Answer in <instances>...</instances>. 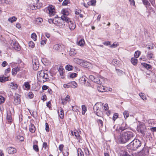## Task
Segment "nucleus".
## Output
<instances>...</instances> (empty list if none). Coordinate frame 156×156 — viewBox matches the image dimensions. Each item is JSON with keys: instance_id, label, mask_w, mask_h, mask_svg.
Masks as SVG:
<instances>
[{"instance_id": "obj_21", "label": "nucleus", "mask_w": 156, "mask_h": 156, "mask_svg": "<svg viewBox=\"0 0 156 156\" xmlns=\"http://www.w3.org/2000/svg\"><path fill=\"white\" fill-rule=\"evenodd\" d=\"M20 68L19 67H18L13 68L12 71V75L15 76L17 72L20 70Z\"/></svg>"}, {"instance_id": "obj_37", "label": "nucleus", "mask_w": 156, "mask_h": 156, "mask_svg": "<svg viewBox=\"0 0 156 156\" xmlns=\"http://www.w3.org/2000/svg\"><path fill=\"white\" fill-rule=\"evenodd\" d=\"M69 54L70 56H74L76 54L75 49L73 48H71L70 50Z\"/></svg>"}, {"instance_id": "obj_7", "label": "nucleus", "mask_w": 156, "mask_h": 156, "mask_svg": "<svg viewBox=\"0 0 156 156\" xmlns=\"http://www.w3.org/2000/svg\"><path fill=\"white\" fill-rule=\"evenodd\" d=\"M149 150L148 148H144L141 151L139 152L137 156H147L148 155Z\"/></svg>"}, {"instance_id": "obj_53", "label": "nucleus", "mask_w": 156, "mask_h": 156, "mask_svg": "<svg viewBox=\"0 0 156 156\" xmlns=\"http://www.w3.org/2000/svg\"><path fill=\"white\" fill-rule=\"evenodd\" d=\"M77 75V74H76V73H73L71 74L69 76L71 78H74L76 77Z\"/></svg>"}, {"instance_id": "obj_34", "label": "nucleus", "mask_w": 156, "mask_h": 156, "mask_svg": "<svg viewBox=\"0 0 156 156\" xmlns=\"http://www.w3.org/2000/svg\"><path fill=\"white\" fill-rule=\"evenodd\" d=\"M131 61L132 63L134 66L136 65L137 63V59L135 58H132Z\"/></svg>"}, {"instance_id": "obj_32", "label": "nucleus", "mask_w": 156, "mask_h": 156, "mask_svg": "<svg viewBox=\"0 0 156 156\" xmlns=\"http://www.w3.org/2000/svg\"><path fill=\"white\" fill-rule=\"evenodd\" d=\"M9 80V76L5 77L4 76L0 77V82H3L5 81Z\"/></svg>"}, {"instance_id": "obj_59", "label": "nucleus", "mask_w": 156, "mask_h": 156, "mask_svg": "<svg viewBox=\"0 0 156 156\" xmlns=\"http://www.w3.org/2000/svg\"><path fill=\"white\" fill-rule=\"evenodd\" d=\"M74 135L76 138L77 139H79V138H80V135L79 134V133L78 132H74Z\"/></svg>"}, {"instance_id": "obj_19", "label": "nucleus", "mask_w": 156, "mask_h": 156, "mask_svg": "<svg viewBox=\"0 0 156 156\" xmlns=\"http://www.w3.org/2000/svg\"><path fill=\"white\" fill-rule=\"evenodd\" d=\"M8 152L9 154H13L15 153L16 152V149L14 147H8L7 149Z\"/></svg>"}, {"instance_id": "obj_8", "label": "nucleus", "mask_w": 156, "mask_h": 156, "mask_svg": "<svg viewBox=\"0 0 156 156\" xmlns=\"http://www.w3.org/2000/svg\"><path fill=\"white\" fill-rule=\"evenodd\" d=\"M44 71L43 70H41L38 72L37 73V77L39 81L42 82L43 81L44 82L46 81L45 80H43L44 74Z\"/></svg>"}, {"instance_id": "obj_27", "label": "nucleus", "mask_w": 156, "mask_h": 156, "mask_svg": "<svg viewBox=\"0 0 156 156\" xmlns=\"http://www.w3.org/2000/svg\"><path fill=\"white\" fill-rule=\"evenodd\" d=\"M12 3V0H0V4H10Z\"/></svg>"}, {"instance_id": "obj_6", "label": "nucleus", "mask_w": 156, "mask_h": 156, "mask_svg": "<svg viewBox=\"0 0 156 156\" xmlns=\"http://www.w3.org/2000/svg\"><path fill=\"white\" fill-rule=\"evenodd\" d=\"M77 86V84L75 81L70 82L67 84L63 85V87L65 88H69L72 87L73 88H76Z\"/></svg>"}, {"instance_id": "obj_56", "label": "nucleus", "mask_w": 156, "mask_h": 156, "mask_svg": "<svg viewBox=\"0 0 156 156\" xmlns=\"http://www.w3.org/2000/svg\"><path fill=\"white\" fill-rule=\"evenodd\" d=\"M69 149L68 148H66V150H64V154L66 156H68L69 154L68 152Z\"/></svg>"}, {"instance_id": "obj_28", "label": "nucleus", "mask_w": 156, "mask_h": 156, "mask_svg": "<svg viewBox=\"0 0 156 156\" xmlns=\"http://www.w3.org/2000/svg\"><path fill=\"white\" fill-rule=\"evenodd\" d=\"M10 87L12 89L15 90L17 88L18 85L17 84L12 82L9 84Z\"/></svg>"}, {"instance_id": "obj_23", "label": "nucleus", "mask_w": 156, "mask_h": 156, "mask_svg": "<svg viewBox=\"0 0 156 156\" xmlns=\"http://www.w3.org/2000/svg\"><path fill=\"white\" fill-rule=\"evenodd\" d=\"M88 78L85 76H83L81 77L79 79V81L82 84H85Z\"/></svg>"}, {"instance_id": "obj_45", "label": "nucleus", "mask_w": 156, "mask_h": 156, "mask_svg": "<svg viewBox=\"0 0 156 156\" xmlns=\"http://www.w3.org/2000/svg\"><path fill=\"white\" fill-rule=\"evenodd\" d=\"M31 38L34 41H36L37 40V36L36 34L33 33L31 36Z\"/></svg>"}, {"instance_id": "obj_58", "label": "nucleus", "mask_w": 156, "mask_h": 156, "mask_svg": "<svg viewBox=\"0 0 156 156\" xmlns=\"http://www.w3.org/2000/svg\"><path fill=\"white\" fill-rule=\"evenodd\" d=\"M144 5H148L150 4V3L147 0H141Z\"/></svg>"}, {"instance_id": "obj_11", "label": "nucleus", "mask_w": 156, "mask_h": 156, "mask_svg": "<svg viewBox=\"0 0 156 156\" xmlns=\"http://www.w3.org/2000/svg\"><path fill=\"white\" fill-rule=\"evenodd\" d=\"M66 22L68 23L69 28L71 30H73L75 28L76 25L75 22L70 20V19L69 22Z\"/></svg>"}, {"instance_id": "obj_16", "label": "nucleus", "mask_w": 156, "mask_h": 156, "mask_svg": "<svg viewBox=\"0 0 156 156\" xmlns=\"http://www.w3.org/2000/svg\"><path fill=\"white\" fill-rule=\"evenodd\" d=\"M14 103L15 105L20 104V96L18 94H16L14 96Z\"/></svg>"}, {"instance_id": "obj_5", "label": "nucleus", "mask_w": 156, "mask_h": 156, "mask_svg": "<svg viewBox=\"0 0 156 156\" xmlns=\"http://www.w3.org/2000/svg\"><path fill=\"white\" fill-rule=\"evenodd\" d=\"M61 12L62 15L61 16V18L63 20H65L66 22H68L69 19L67 16L69 14V12L68 10L66 9H62Z\"/></svg>"}, {"instance_id": "obj_22", "label": "nucleus", "mask_w": 156, "mask_h": 156, "mask_svg": "<svg viewBox=\"0 0 156 156\" xmlns=\"http://www.w3.org/2000/svg\"><path fill=\"white\" fill-rule=\"evenodd\" d=\"M70 99L69 96L67 95L65 98L61 99L62 103L63 105H65L67 103L68 101L70 100Z\"/></svg>"}, {"instance_id": "obj_10", "label": "nucleus", "mask_w": 156, "mask_h": 156, "mask_svg": "<svg viewBox=\"0 0 156 156\" xmlns=\"http://www.w3.org/2000/svg\"><path fill=\"white\" fill-rule=\"evenodd\" d=\"M64 21H65V20H62L61 19H57L56 22L55 23V24L60 27H63L65 26V23Z\"/></svg>"}, {"instance_id": "obj_33", "label": "nucleus", "mask_w": 156, "mask_h": 156, "mask_svg": "<svg viewBox=\"0 0 156 156\" xmlns=\"http://www.w3.org/2000/svg\"><path fill=\"white\" fill-rule=\"evenodd\" d=\"M60 45L58 44H56L53 46V49L55 51H58L59 50Z\"/></svg>"}, {"instance_id": "obj_13", "label": "nucleus", "mask_w": 156, "mask_h": 156, "mask_svg": "<svg viewBox=\"0 0 156 156\" xmlns=\"http://www.w3.org/2000/svg\"><path fill=\"white\" fill-rule=\"evenodd\" d=\"M128 127V126L126 123L124 122L122 123L121 126L119 127L118 130L117 129H116V131H118L119 132H122L127 129Z\"/></svg>"}, {"instance_id": "obj_54", "label": "nucleus", "mask_w": 156, "mask_h": 156, "mask_svg": "<svg viewBox=\"0 0 156 156\" xmlns=\"http://www.w3.org/2000/svg\"><path fill=\"white\" fill-rule=\"evenodd\" d=\"M97 122L99 125H101V126L102 127L103 125V123L102 121L100 119H98L97 121Z\"/></svg>"}, {"instance_id": "obj_35", "label": "nucleus", "mask_w": 156, "mask_h": 156, "mask_svg": "<svg viewBox=\"0 0 156 156\" xmlns=\"http://www.w3.org/2000/svg\"><path fill=\"white\" fill-rule=\"evenodd\" d=\"M78 156H84L83 153L81 149L79 148L77 149Z\"/></svg>"}, {"instance_id": "obj_55", "label": "nucleus", "mask_w": 156, "mask_h": 156, "mask_svg": "<svg viewBox=\"0 0 156 156\" xmlns=\"http://www.w3.org/2000/svg\"><path fill=\"white\" fill-rule=\"evenodd\" d=\"M34 150L36 152H37L39 151V149L37 145H34L33 146Z\"/></svg>"}, {"instance_id": "obj_52", "label": "nucleus", "mask_w": 156, "mask_h": 156, "mask_svg": "<svg viewBox=\"0 0 156 156\" xmlns=\"http://www.w3.org/2000/svg\"><path fill=\"white\" fill-rule=\"evenodd\" d=\"M28 44L29 46L31 48H33L35 44L33 41H30L29 42Z\"/></svg>"}, {"instance_id": "obj_31", "label": "nucleus", "mask_w": 156, "mask_h": 156, "mask_svg": "<svg viewBox=\"0 0 156 156\" xmlns=\"http://www.w3.org/2000/svg\"><path fill=\"white\" fill-rule=\"evenodd\" d=\"M96 0H91L87 3V4L89 6L91 5L95 6L96 5Z\"/></svg>"}, {"instance_id": "obj_18", "label": "nucleus", "mask_w": 156, "mask_h": 156, "mask_svg": "<svg viewBox=\"0 0 156 156\" xmlns=\"http://www.w3.org/2000/svg\"><path fill=\"white\" fill-rule=\"evenodd\" d=\"M88 62L82 59H79L78 64L85 68H87Z\"/></svg>"}, {"instance_id": "obj_40", "label": "nucleus", "mask_w": 156, "mask_h": 156, "mask_svg": "<svg viewBox=\"0 0 156 156\" xmlns=\"http://www.w3.org/2000/svg\"><path fill=\"white\" fill-rule=\"evenodd\" d=\"M139 96L141 98L144 100H147V98L145 96L144 94L140 93L139 94Z\"/></svg>"}, {"instance_id": "obj_24", "label": "nucleus", "mask_w": 156, "mask_h": 156, "mask_svg": "<svg viewBox=\"0 0 156 156\" xmlns=\"http://www.w3.org/2000/svg\"><path fill=\"white\" fill-rule=\"evenodd\" d=\"M35 127L34 124L30 123L29 126V130L32 133H34L35 131Z\"/></svg>"}, {"instance_id": "obj_25", "label": "nucleus", "mask_w": 156, "mask_h": 156, "mask_svg": "<svg viewBox=\"0 0 156 156\" xmlns=\"http://www.w3.org/2000/svg\"><path fill=\"white\" fill-rule=\"evenodd\" d=\"M59 110L60 112L58 111V112L59 116L61 119H63L64 117L63 110L62 108H61Z\"/></svg>"}, {"instance_id": "obj_61", "label": "nucleus", "mask_w": 156, "mask_h": 156, "mask_svg": "<svg viewBox=\"0 0 156 156\" xmlns=\"http://www.w3.org/2000/svg\"><path fill=\"white\" fill-rule=\"evenodd\" d=\"M118 114L115 113L113 117V119L114 121H115L118 117Z\"/></svg>"}, {"instance_id": "obj_42", "label": "nucleus", "mask_w": 156, "mask_h": 156, "mask_svg": "<svg viewBox=\"0 0 156 156\" xmlns=\"http://www.w3.org/2000/svg\"><path fill=\"white\" fill-rule=\"evenodd\" d=\"M73 67L72 66L69 65H67L65 67L66 69L68 70V71L71 70L73 69Z\"/></svg>"}, {"instance_id": "obj_57", "label": "nucleus", "mask_w": 156, "mask_h": 156, "mask_svg": "<svg viewBox=\"0 0 156 156\" xmlns=\"http://www.w3.org/2000/svg\"><path fill=\"white\" fill-rule=\"evenodd\" d=\"M36 21L37 23H41L43 21V19L41 18H39L36 19Z\"/></svg>"}, {"instance_id": "obj_1", "label": "nucleus", "mask_w": 156, "mask_h": 156, "mask_svg": "<svg viewBox=\"0 0 156 156\" xmlns=\"http://www.w3.org/2000/svg\"><path fill=\"white\" fill-rule=\"evenodd\" d=\"M134 136L132 132L126 131L122 132L116 138L117 142L119 144H125Z\"/></svg>"}, {"instance_id": "obj_12", "label": "nucleus", "mask_w": 156, "mask_h": 156, "mask_svg": "<svg viewBox=\"0 0 156 156\" xmlns=\"http://www.w3.org/2000/svg\"><path fill=\"white\" fill-rule=\"evenodd\" d=\"M48 9L49 12V15L51 16H53L55 14V6L52 5H50L48 7Z\"/></svg>"}, {"instance_id": "obj_39", "label": "nucleus", "mask_w": 156, "mask_h": 156, "mask_svg": "<svg viewBox=\"0 0 156 156\" xmlns=\"http://www.w3.org/2000/svg\"><path fill=\"white\" fill-rule=\"evenodd\" d=\"M84 40L83 39H81L78 42L77 44L79 45L82 46L84 44Z\"/></svg>"}, {"instance_id": "obj_15", "label": "nucleus", "mask_w": 156, "mask_h": 156, "mask_svg": "<svg viewBox=\"0 0 156 156\" xmlns=\"http://www.w3.org/2000/svg\"><path fill=\"white\" fill-rule=\"evenodd\" d=\"M97 90L100 92H106L108 90V88L101 84L97 87Z\"/></svg>"}, {"instance_id": "obj_20", "label": "nucleus", "mask_w": 156, "mask_h": 156, "mask_svg": "<svg viewBox=\"0 0 156 156\" xmlns=\"http://www.w3.org/2000/svg\"><path fill=\"white\" fill-rule=\"evenodd\" d=\"M30 81L25 82L23 84V89L24 90H28L30 88Z\"/></svg>"}, {"instance_id": "obj_43", "label": "nucleus", "mask_w": 156, "mask_h": 156, "mask_svg": "<svg viewBox=\"0 0 156 156\" xmlns=\"http://www.w3.org/2000/svg\"><path fill=\"white\" fill-rule=\"evenodd\" d=\"M140 51H135L134 54V56L135 58H138L140 56Z\"/></svg>"}, {"instance_id": "obj_30", "label": "nucleus", "mask_w": 156, "mask_h": 156, "mask_svg": "<svg viewBox=\"0 0 156 156\" xmlns=\"http://www.w3.org/2000/svg\"><path fill=\"white\" fill-rule=\"evenodd\" d=\"M6 119L9 122H12V118L11 113H7Z\"/></svg>"}, {"instance_id": "obj_50", "label": "nucleus", "mask_w": 156, "mask_h": 156, "mask_svg": "<svg viewBox=\"0 0 156 156\" xmlns=\"http://www.w3.org/2000/svg\"><path fill=\"white\" fill-rule=\"evenodd\" d=\"M10 70L11 69L10 68H9L6 69L5 71V75L6 76H8L7 74L8 73L10 72Z\"/></svg>"}, {"instance_id": "obj_46", "label": "nucleus", "mask_w": 156, "mask_h": 156, "mask_svg": "<svg viewBox=\"0 0 156 156\" xmlns=\"http://www.w3.org/2000/svg\"><path fill=\"white\" fill-rule=\"evenodd\" d=\"M5 99L2 96L0 95V104L3 103L5 101Z\"/></svg>"}, {"instance_id": "obj_14", "label": "nucleus", "mask_w": 156, "mask_h": 156, "mask_svg": "<svg viewBox=\"0 0 156 156\" xmlns=\"http://www.w3.org/2000/svg\"><path fill=\"white\" fill-rule=\"evenodd\" d=\"M145 128L146 127L144 125H140L138 127L137 130L138 132H140L143 135H144L145 134V132L144 130Z\"/></svg>"}, {"instance_id": "obj_62", "label": "nucleus", "mask_w": 156, "mask_h": 156, "mask_svg": "<svg viewBox=\"0 0 156 156\" xmlns=\"http://www.w3.org/2000/svg\"><path fill=\"white\" fill-rule=\"evenodd\" d=\"M103 44L106 46H108L111 45V42L110 41H105L103 42Z\"/></svg>"}, {"instance_id": "obj_51", "label": "nucleus", "mask_w": 156, "mask_h": 156, "mask_svg": "<svg viewBox=\"0 0 156 156\" xmlns=\"http://www.w3.org/2000/svg\"><path fill=\"white\" fill-rule=\"evenodd\" d=\"M70 3V1L69 0H65L62 3L63 5H66Z\"/></svg>"}, {"instance_id": "obj_38", "label": "nucleus", "mask_w": 156, "mask_h": 156, "mask_svg": "<svg viewBox=\"0 0 156 156\" xmlns=\"http://www.w3.org/2000/svg\"><path fill=\"white\" fill-rule=\"evenodd\" d=\"M82 114L84 115L87 110L86 106L84 105H82Z\"/></svg>"}, {"instance_id": "obj_2", "label": "nucleus", "mask_w": 156, "mask_h": 156, "mask_svg": "<svg viewBox=\"0 0 156 156\" xmlns=\"http://www.w3.org/2000/svg\"><path fill=\"white\" fill-rule=\"evenodd\" d=\"M142 145L141 141L139 139H134L127 146V148L131 150L136 151Z\"/></svg>"}, {"instance_id": "obj_49", "label": "nucleus", "mask_w": 156, "mask_h": 156, "mask_svg": "<svg viewBox=\"0 0 156 156\" xmlns=\"http://www.w3.org/2000/svg\"><path fill=\"white\" fill-rule=\"evenodd\" d=\"M56 20H57V19H55L54 20H52L51 19H48V22L50 23H54V24H55V23L56 22Z\"/></svg>"}, {"instance_id": "obj_3", "label": "nucleus", "mask_w": 156, "mask_h": 156, "mask_svg": "<svg viewBox=\"0 0 156 156\" xmlns=\"http://www.w3.org/2000/svg\"><path fill=\"white\" fill-rule=\"evenodd\" d=\"M103 108V104L101 102L97 103L94 107V110L96 115L100 116L102 113V110Z\"/></svg>"}, {"instance_id": "obj_4", "label": "nucleus", "mask_w": 156, "mask_h": 156, "mask_svg": "<svg viewBox=\"0 0 156 156\" xmlns=\"http://www.w3.org/2000/svg\"><path fill=\"white\" fill-rule=\"evenodd\" d=\"M9 44L15 50L18 51L20 50V45L15 39L11 40L9 41Z\"/></svg>"}, {"instance_id": "obj_26", "label": "nucleus", "mask_w": 156, "mask_h": 156, "mask_svg": "<svg viewBox=\"0 0 156 156\" xmlns=\"http://www.w3.org/2000/svg\"><path fill=\"white\" fill-rule=\"evenodd\" d=\"M141 65L147 69H149L152 68V67L150 64L144 62L141 63Z\"/></svg>"}, {"instance_id": "obj_44", "label": "nucleus", "mask_w": 156, "mask_h": 156, "mask_svg": "<svg viewBox=\"0 0 156 156\" xmlns=\"http://www.w3.org/2000/svg\"><path fill=\"white\" fill-rule=\"evenodd\" d=\"M64 69L61 66L59 67L58 71L59 73L60 74L61 76H62L63 74V71Z\"/></svg>"}, {"instance_id": "obj_17", "label": "nucleus", "mask_w": 156, "mask_h": 156, "mask_svg": "<svg viewBox=\"0 0 156 156\" xmlns=\"http://www.w3.org/2000/svg\"><path fill=\"white\" fill-rule=\"evenodd\" d=\"M33 68L34 70H37L39 67V62L37 59H35L34 60L33 59L32 61Z\"/></svg>"}, {"instance_id": "obj_64", "label": "nucleus", "mask_w": 156, "mask_h": 156, "mask_svg": "<svg viewBox=\"0 0 156 156\" xmlns=\"http://www.w3.org/2000/svg\"><path fill=\"white\" fill-rule=\"evenodd\" d=\"M120 156H131L127 152H124L122 154H121Z\"/></svg>"}, {"instance_id": "obj_48", "label": "nucleus", "mask_w": 156, "mask_h": 156, "mask_svg": "<svg viewBox=\"0 0 156 156\" xmlns=\"http://www.w3.org/2000/svg\"><path fill=\"white\" fill-rule=\"evenodd\" d=\"M49 76L46 71H44V79L45 80L48 79Z\"/></svg>"}, {"instance_id": "obj_29", "label": "nucleus", "mask_w": 156, "mask_h": 156, "mask_svg": "<svg viewBox=\"0 0 156 156\" xmlns=\"http://www.w3.org/2000/svg\"><path fill=\"white\" fill-rule=\"evenodd\" d=\"M154 57L153 53L151 51H148L147 54V57L148 59L150 60Z\"/></svg>"}, {"instance_id": "obj_36", "label": "nucleus", "mask_w": 156, "mask_h": 156, "mask_svg": "<svg viewBox=\"0 0 156 156\" xmlns=\"http://www.w3.org/2000/svg\"><path fill=\"white\" fill-rule=\"evenodd\" d=\"M17 20V18L15 16H12L10 17L8 19V21L11 23H12L13 22L16 21Z\"/></svg>"}, {"instance_id": "obj_60", "label": "nucleus", "mask_w": 156, "mask_h": 156, "mask_svg": "<svg viewBox=\"0 0 156 156\" xmlns=\"http://www.w3.org/2000/svg\"><path fill=\"white\" fill-rule=\"evenodd\" d=\"M47 41V39H45L42 40L41 42V44L42 45H44L46 43V42Z\"/></svg>"}, {"instance_id": "obj_41", "label": "nucleus", "mask_w": 156, "mask_h": 156, "mask_svg": "<svg viewBox=\"0 0 156 156\" xmlns=\"http://www.w3.org/2000/svg\"><path fill=\"white\" fill-rule=\"evenodd\" d=\"M123 114L124 117L125 119H126L129 116V113L127 111H125L123 112Z\"/></svg>"}, {"instance_id": "obj_47", "label": "nucleus", "mask_w": 156, "mask_h": 156, "mask_svg": "<svg viewBox=\"0 0 156 156\" xmlns=\"http://www.w3.org/2000/svg\"><path fill=\"white\" fill-rule=\"evenodd\" d=\"M72 110L74 111H75L76 112H77L79 111V107L76 106H72Z\"/></svg>"}, {"instance_id": "obj_63", "label": "nucleus", "mask_w": 156, "mask_h": 156, "mask_svg": "<svg viewBox=\"0 0 156 156\" xmlns=\"http://www.w3.org/2000/svg\"><path fill=\"white\" fill-rule=\"evenodd\" d=\"M17 138L19 139L21 141H23L24 140V138L22 136H17Z\"/></svg>"}, {"instance_id": "obj_9", "label": "nucleus", "mask_w": 156, "mask_h": 156, "mask_svg": "<svg viewBox=\"0 0 156 156\" xmlns=\"http://www.w3.org/2000/svg\"><path fill=\"white\" fill-rule=\"evenodd\" d=\"M104 82V78L98 75L95 76L94 82L98 84H101Z\"/></svg>"}]
</instances>
